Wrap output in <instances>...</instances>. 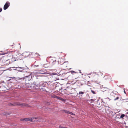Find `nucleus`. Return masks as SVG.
Wrapping results in <instances>:
<instances>
[{
    "mask_svg": "<svg viewBox=\"0 0 128 128\" xmlns=\"http://www.w3.org/2000/svg\"><path fill=\"white\" fill-rule=\"evenodd\" d=\"M38 117H36V118H24V121H32V120L34 119H38Z\"/></svg>",
    "mask_w": 128,
    "mask_h": 128,
    "instance_id": "obj_6",
    "label": "nucleus"
},
{
    "mask_svg": "<svg viewBox=\"0 0 128 128\" xmlns=\"http://www.w3.org/2000/svg\"><path fill=\"white\" fill-rule=\"evenodd\" d=\"M70 72L72 74H73L74 73H76L75 71L72 70Z\"/></svg>",
    "mask_w": 128,
    "mask_h": 128,
    "instance_id": "obj_18",
    "label": "nucleus"
},
{
    "mask_svg": "<svg viewBox=\"0 0 128 128\" xmlns=\"http://www.w3.org/2000/svg\"><path fill=\"white\" fill-rule=\"evenodd\" d=\"M59 127L60 128H63V127H62V126H59Z\"/></svg>",
    "mask_w": 128,
    "mask_h": 128,
    "instance_id": "obj_23",
    "label": "nucleus"
},
{
    "mask_svg": "<svg viewBox=\"0 0 128 128\" xmlns=\"http://www.w3.org/2000/svg\"><path fill=\"white\" fill-rule=\"evenodd\" d=\"M36 54H37V53H36Z\"/></svg>",
    "mask_w": 128,
    "mask_h": 128,
    "instance_id": "obj_31",
    "label": "nucleus"
},
{
    "mask_svg": "<svg viewBox=\"0 0 128 128\" xmlns=\"http://www.w3.org/2000/svg\"><path fill=\"white\" fill-rule=\"evenodd\" d=\"M15 68L16 70L22 72H24L22 70H25V71H28L29 70V68L26 66L23 67H17Z\"/></svg>",
    "mask_w": 128,
    "mask_h": 128,
    "instance_id": "obj_4",
    "label": "nucleus"
},
{
    "mask_svg": "<svg viewBox=\"0 0 128 128\" xmlns=\"http://www.w3.org/2000/svg\"><path fill=\"white\" fill-rule=\"evenodd\" d=\"M35 66H36V67H37V66H38V65H37V66L35 65Z\"/></svg>",
    "mask_w": 128,
    "mask_h": 128,
    "instance_id": "obj_29",
    "label": "nucleus"
},
{
    "mask_svg": "<svg viewBox=\"0 0 128 128\" xmlns=\"http://www.w3.org/2000/svg\"><path fill=\"white\" fill-rule=\"evenodd\" d=\"M91 92H92V94H96V92L93 90H91Z\"/></svg>",
    "mask_w": 128,
    "mask_h": 128,
    "instance_id": "obj_16",
    "label": "nucleus"
},
{
    "mask_svg": "<svg viewBox=\"0 0 128 128\" xmlns=\"http://www.w3.org/2000/svg\"><path fill=\"white\" fill-rule=\"evenodd\" d=\"M8 104L9 106H27L28 105L22 102H14L13 104L10 102Z\"/></svg>",
    "mask_w": 128,
    "mask_h": 128,
    "instance_id": "obj_3",
    "label": "nucleus"
},
{
    "mask_svg": "<svg viewBox=\"0 0 128 128\" xmlns=\"http://www.w3.org/2000/svg\"><path fill=\"white\" fill-rule=\"evenodd\" d=\"M125 116V115L124 114H122L120 116V118H123Z\"/></svg>",
    "mask_w": 128,
    "mask_h": 128,
    "instance_id": "obj_13",
    "label": "nucleus"
},
{
    "mask_svg": "<svg viewBox=\"0 0 128 128\" xmlns=\"http://www.w3.org/2000/svg\"><path fill=\"white\" fill-rule=\"evenodd\" d=\"M69 74H70V72H68L66 73H63L62 74H65L66 76H68V75Z\"/></svg>",
    "mask_w": 128,
    "mask_h": 128,
    "instance_id": "obj_14",
    "label": "nucleus"
},
{
    "mask_svg": "<svg viewBox=\"0 0 128 128\" xmlns=\"http://www.w3.org/2000/svg\"><path fill=\"white\" fill-rule=\"evenodd\" d=\"M118 99H119L118 97V96H117L116 98H115L114 99V100H118Z\"/></svg>",
    "mask_w": 128,
    "mask_h": 128,
    "instance_id": "obj_17",
    "label": "nucleus"
},
{
    "mask_svg": "<svg viewBox=\"0 0 128 128\" xmlns=\"http://www.w3.org/2000/svg\"><path fill=\"white\" fill-rule=\"evenodd\" d=\"M65 113H66L68 114H69L71 115H74L73 114L72 112H69L66 110H64Z\"/></svg>",
    "mask_w": 128,
    "mask_h": 128,
    "instance_id": "obj_9",
    "label": "nucleus"
},
{
    "mask_svg": "<svg viewBox=\"0 0 128 128\" xmlns=\"http://www.w3.org/2000/svg\"><path fill=\"white\" fill-rule=\"evenodd\" d=\"M84 93L83 92H80L78 93L79 94H84Z\"/></svg>",
    "mask_w": 128,
    "mask_h": 128,
    "instance_id": "obj_15",
    "label": "nucleus"
},
{
    "mask_svg": "<svg viewBox=\"0 0 128 128\" xmlns=\"http://www.w3.org/2000/svg\"><path fill=\"white\" fill-rule=\"evenodd\" d=\"M73 88H71L70 87L68 86L66 87V88L64 89V90H66L67 92L70 93L72 92V90Z\"/></svg>",
    "mask_w": 128,
    "mask_h": 128,
    "instance_id": "obj_5",
    "label": "nucleus"
},
{
    "mask_svg": "<svg viewBox=\"0 0 128 128\" xmlns=\"http://www.w3.org/2000/svg\"><path fill=\"white\" fill-rule=\"evenodd\" d=\"M11 114V113L10 112H4L3 113V114L4 115H9L10 114Z\"/></svg>",
    "mask_w": 128,
    "mask_h": 128,
    "instance_id": "obj_11",
    "label": "nucleus"
},
{
    "mask_svg": "<svg viewBox=\"0 0 128 128\" xmlns=\"http://www.w3.org/2000/svg\"><path fill=\"white\" fill-rule=\"evenodd\" d=\"M120 116V115L119 114H118L116 115V117H117L118 118H120V117H119Z\"/></svg>",
    "mask_w": 128,
    "mask_h": 128,
    "instance_id": "obj_19",
    "label": "nucleus"
},
{
    "mask_svg": "<svg viewBox=\"0 0 128 128\" xmlns=\"http://www.w3.org/2000/svg\"><path fill=\"white\" fill-rule=\"evenodd\" d=\"M12 79L15 80L16 81H18L19 80H20V78H16L14 77H10Z\"/></svg>",
    "mask_w": 128,
    "mask_h": 128,
    "instance_id": "obj_8",
    "label": "nucleus"
},
{
    "mask_svg": "<svg viewBox=\"0 0 128 128\" xmlns=\"http://www.w3.org/2000/svg\"><path fill=\"white\" fill-rule=\"evenodd\" d=\"M26 73H28V76H25L24 78H20V80H23L26 82L25 83L28 84L26 82L28 81H30L31 80L32 76L31 75V74L30 72H28L26 71Z\"/></svg>",
    "mask_w": 128,
    "mask_h": 128,
    "instance_id": "obj_2",
    "label": "nucleus"
},
{
    "mask_svg": "<svg viewBox=\"0 0 128 128\" xmlns=\"http://www.w3.org/2000/svg\"><path fill=\"white\" fill-rule=\"evenodd\" d=\"M16 67H14V68H15V69H14V70H16V68H15Z\"/></svg>",
    "mask_w": 128,
    "mask_h": 128,
    "instance_id": "obj_27",
    "label": "nucleus"
},
{
    "mask_svg": "<svg viewBox=\"0 0 128 128\" xmlns=\"http://www.w3.org/2000/svg\"><path fill=\"white\" fill-rule=\"evenodd\" d=\"M39 72L40 74H46V72H44V71H42V70L40 71V72Z\"/></svg>",
    "mask_w": 128,
    "mask_h": 128,
    "instance_id": "obj_12",
    "label": "nucleus"
},
{
    "mask_svg": "<svg viewBox=\"0 0 128 128\" xmlns=\"http://www.w3.org/2000/svg\"><path fill=\"white\" fill-rule=\"evenodd\" d=\"M24 118H22L20 119V120L21 121H24Z\"/></svg>",
    "mask_w": 128,
    "mask_h": 128,
    "instance_id": "obj_21",
    "label": "nucleus"
},
{
    "mask_svg": "<svg viewBox=\"0 0 128 128\" xmlns=\"http://www.w3.org/2000/svg\"><path fill=\"white\" fill-rule=\"evenodd\" d=\"M99 100H98V101Z\"/></svg>",
    "mask_w": 128,
    "mask_h": 128,
    "instance_id": "obj_32",
    "label": "nucleus"
},
{
    "mask_svg": "<svg viewBox=\"0 0 128 128\" xmlns=\"http://www.w3.org/2000/svg\"><path fill=\"white\" fill-rule=\"evenodd\" d=\"M47 84L46 82L41 81V79L39 77H36L35 80L33 82V85H34V86L36 89H40L41 90L45 91L46 89L42 88L46 86Z\"/></svg>",
    "mask_w": 128,
    "mask_h": 128,
    "instance_id": "obj_1",
    "label": "nucleus"
},
{
    "mask_svg": "<svg viewBox=\"0 0 128 128\" xmlns=\"http://www.w3.org/2000/svg\"><path fill=\"white\" fill-rule=\"evenodd\" d=\"M10 2H6L4 6V10H6L10 6Z\"/></svg>",
    "mask_w": 128,
    "mask_h": 128,
    "instance_id": "obj_7",
    "label": "nucleus"
},
{
    "mask_svg": "<svg viewBox=\"0 0 128 128\" xmlns=\"http://www.w3.org/2000/svg\"><path fill=\"white\" fill-rule=\"evenodd\" d=\"M3 87H4V86H0V88H3Z\"/></svg>",
    "mask_w": 128,
    "mask_h": 128,
    "instance_id": "obj_26",
    "label": "nucleus"
},
{
    "mask_svg": "<svg viewBox=\"0 0 128 128\" xmlns=\"http://www.w3.org/2000/svg\"><path fill=\"white\" fill-rule=\"evenodd\" d=\"M63 128H68L66 127H63Z\"/></svg>",
    "mask_w": 128,
    "mask_h": 128,
    "instance_id": "obj_28",
    "label": "nucleus"
},
{
    "mask_svg": "<svg viewBox=\"0 0 128 128\" xmlns=\"http://www.w3.org/2000/svg\"><path fill=\"white\" fill-rule=\"evenodd\" d=\"M2 8H0V12H2Z\"/></svg>",
    "mask_w": 128,
    "mask_h": 128,
    "instance_id": "obj_24",
    "label": "nucleus"
},
{
    "mask_svg": "<svg viewBox=\"0 0 128 128\" xmlns=\"http://www.w3.org/2000/svg\"><path fill=\"white\" fill-rule=\"evenodd\" d=\"M24 55V56L25 57H27L29 55V53L28 52H25L23 53Z\"/></svg>",
    "mask_w": 128,
    "mask_h": 128,
    "instance_id": "obj_10",
    "label": "nucleus"
},
{
    "mask_svg": "<svg viewBox=\"0 0 128 128\" xmlns=\"http://www.w3.org/2000/svg\"><path fill=\"white\" fill-rule=\"evenodd\" d=\"M55 97H54V98H58V99L59 98H60V97L58 96H55Z\"/></svg>",
    "mask_w": 128,
    "mask_h": 128,
    "instance_id": "obj_20",
    "label": "nucleus"
},
{
    "mask_svg": "<svg viewBox=\"0 0 128 128\" xmlns=\"http://www.w3.org/2000/svg\"><path fill=\"white\" fill-rule=\"evenodd\" d=\"M46 104H50V103L48 102H46Z\"/></svg>",
    "mask_w": 128,
    "mask_h": 128,
    "instance_id": "obj_22",
    "label": "nucleus"
},
{
    "mask_svg": "<svg viewBox=\"0 0 128 128\" xmlns=\"http://www.w3.org/2000/svg\"><path fill=\"white\" fill-rule=\"evenodd\" d=\"M124 93L125 94H126V92L125 91V90H124Z\"/></svg>",
    "mask_w": 128,
    "mask_h": 128,
    "instance_id": "obj_25",
    "label": "nucleus"
},
{
    "mask_svg": "<svg viewBox=\"0 0 128 128\" xmlns=\"http://www.w3.org/2000/svg\"><path fill=\"white\" fill-rule=\"evenodd\" d=\"M91 73H90V74H89V75L90 74H91Z\"/></svg>",
    "mask_w": 128,
    "mask_h": 128,
    "instance_id": "obj_30",
    "label": "nucleus"
}]
</instances>
